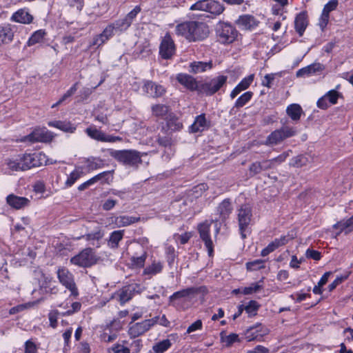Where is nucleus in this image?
Here are the masks:
<instances>
[{
	"instance_id": "nucleus-1",
	"label": "nucleus",
	"mask_w": 353,
	"mask_h": 353,
	"mask_svg": "<svg viewBox=\"0 0 353 353\" xmlns=\"http://www.w3.org/2000/svg\"><path fill=\"white\" fill-rule=\"evenodd\" d=\"M175 33L185 37L190 42L205 39L209 34L208 26L203 23L194 21H185L176 26Z\"/></svg>"
},
{
	"instance_id": "nucleus-2",
	"label": "nucleus",
	"mask_w": 353,
	"mask_h": 353,
	"mask_svg": "<svg viewBox=\"0 0 353 353\" xmlns=\"http://www.w3.org/2000/svg\"><path fill=\"white\" fill-rule=\"evenodd\" d=\"M141 8L139 6H137L123 18L115 21L113 23L108 25L101 33L105 39L108 41L113 36L114 30L119 31L126 30L132 23L134 19L137 17V14L141 12Z\"/></svg>"
},
{
	"instance_id": "nucleus-3",
	"label": "nucleus",
	"mask_w": 353,
	"mask_h": 353,
	"mask_svg": "<svg viewBox=\"0 0 353 353\" xmlns=\"http://www.w3.org/2000/svg\"><path fill=\"white\" fill-rule=\"evenodd\" d=\"M110 155L124 165L134 166L142 162L139 152L134 150H110Z\"/></svg>"
},
{
	"instance_id": "nucleus-4",
	"label": "nucleus",
	"mask_w": 353,
	"mask_h": 353,
	"mask_svg": "<svg viewBox=\"0 0 353 353\" xmlns=\"http://www.w3.org/2000/svg\"><path fill=\"white\" fill-rule=\"evenodd\" d=\"M100 260L94 249L87 248L81 251L78 254L70 259V263L82 268H90L97 264Z\"/></svg>"
},
{
	"instance_id": "nucleus-5",
	"label": "nucleus",
	"mask_w": 353,
	"mask_h": 353,
	"mask_svg": "<svg viewBox=\"0 0 353 353\" xmlns=\"http://www.w3.org/2000/svg\"><path fill=\"white\" fill-rule=\"evenodd\" d=\"M228 77L219 75L210 80L200 83L199 94L212 96L226 84Z\"/></svg>"
},
{
	"instance_id": "nucleus-6",
	"label": "nucleus",
	"mask_w": 353,
	"mask_h": 353,
	"mask_svg": "<svg viewBox=\"0 0 353 353\" xmlns=\"http://www.w3.org/2000/svg\"><path fill=\"white\" fill-rule=\"evenodd\" d=\"M252 208L248 204L241 205L237 210V219L242 239L246 238V232L252 221Z\"/></svg>"
},
{
	"instance_id": "nucleus-7",
	"label": "nucleus",
	"mask_w": 353,
	"mask_h": 353,
	"mask_svg": "<svg viewBox=\"0 0 353 353\" xmlns=\"http://www.w3.org/2000/svg\"><path fill=\"white\" fill-rule=\"evenodd\" d=\"M192 10H201L209 12L214 15H219L224 10L223 6L216 0H200L191 7Z\"/></svg>"
},
{
	"instance_id": "nucleus-8",
	"label": "nucleus",
	"mask_w": 353,
	"mask_h": 353,
	"mask_svg": "<svg viewBox=\"0 0 353 353\" xmlns=\"http://www.w3.org/2000/svg\"><path fill=\"white\" fill-rule=\"evenodd\" d=\"M57 277L59 282L70 290L72 296H77L79 295L74 276L67 268H59L57 270Z\"/></svg>"
},
{
	"instance_id": "nucleus-9",
	"label": "nucleus",
	"mask_w": 353,
	"mask_h": 353,
	"mask_svg": "<svg viewBox=\"0 0 353 353\" xmlns=\"http://www.w3.org/2000/svg\"><path fill=\"white\" fill-rule=\"evenodd\" d=\"M23 170L42 166L46 162V156L42 152L20 155Z\"/></svg>"
},
{
	"instance_id": "nucleus-10",
	"label": "nucleus",
	"mask_w": 353,
	"mask_h": 353,
	"mask_svg": "<svg viewBox=\"0 0 353 353\" xmlns=\"http://www.w3.org/2000/svg\"><path fill=\"white\" fill-rule=\"evenodd\" d=\"M52 139V135L46 128H35L30 134L24 136L21 139L23 142H50Z\"/></svg>"
},
{
	"instance_id": "nucleus-11",
	"label": "nucleus",
	"mask_w": 353,
	"mask_h": 353,
	"mask_svg": "<svg viewBox=\"0 0 353 353\" xmlns=\"http://www.w3.org/2000/svg\"><path fill=\"white\" fill-rule=\"evenodd\" d=\"M158 317L146 319L130 326L128 334L131 338H136L148 331L152 326L157 323Z\"/></svg>"
},
{
	"instance_id": "nucleus-12",
	"label": "nucleus",
	"mask_w": 353,
	"mask_h": 353,
	"mask_svg": "<svg viewBox=\"0 0 353 353\" xmlns=\"http://www.w3.org/2000/svg\"><path fill=\"white\" fill-rule=\"evenodd\" d=\"M176 52V46L169 33H166L163 37L160 46L159 54L164 59H170Z\"/></svg>"
},
{
	"instance_id": "nucleus-13",
	"label": "nucleus",
	"mask_w": 353,
	"mask_h": 353,
	"mask_svg": "<svg viewBox=\"0 0 353 353\" xmlns=\"http://www.w3.org/2000/svg\"><path fill=\"white\" fill-rule=\"evenodd\" d=\"M212 221H213L211 222L205 221L204 222L199 223L197 226L200 238L204 242L210 256L213 253V243L210 235V230Z\"/></svg>"
},
{
	"instance_id": "nucleus-14",
	"label": "nucleus",
	"mask_w": 353,
	"mask_h": 353,
	"mask_svg": "<svg viewBox=\"0 0 353 353\" xmlns=\"http://www.w3.org/2000/svg\"><path fill=\"white\" fill-rule=\"evenodd\" d=\"M208 292L207 288L205 286L201 287H191L186 289H183L180 291L174 292L170 296V302H172L176 299L185 297H193L198 294H206Z\"/></svg>"
},
{
	"instance_id": "nucleus-15",
	"label": "nucleus",
	"mask_w": 353,
	"mask_h": 353,
	"mask_svg": "<svg viewBox=\"0 0 353 353\" xmlns=\"http://www.w3.org/2000/svg\"><path fill=\"white\" fill-rule=\"evenodd\" d=\"M238 34L234 27L230 24H224L218 31V37L220 42L223 43H232Z\"/></svg>"
},
{
	"instance_id": "nucleus-16",
	"label": "nucleus",
	"mask_w": 353,
	"mask_h": 353,
	"mask_svg": "<svg viewBox=\"0 0 353 353\" xmlns=\"http://www.w3.org/2000/svg\"><path fill=\"white\" fill-rule=\"evenodd\" d=\"M140 292V285L137 283L130 284L123 287L119 292V301L124 304L129 301L135 294Z\"/></svg>"
},
{
	"instance_id": "nucleus-17",
	"label": "nucleus",
	"mask_w": 353,
	"mask_h": 353,
	"mask_svg": "<svg viewBox=\"0 0 353 353\" xmlns=\"http://www.w3.org/2000/svg\"><path fill=\"white\" fill-rule=\"evenodd\" d=\"M235 23L242 30H252L259 26V21L252 15L243 14L239 17Z\"/></svg>"
},
{
	"instance_id": "nucleus-18",
	"label": "nucleus",
	"mask_w": 353,
	"mask_h": 353,
	"mask_svg": "<svg viewBox=\"0 0 353 353\" xmlns=\"http://www.w3.org/2000/svg\"><path fill=\"white\" fill-rule=\"evenodd\" d=\"M14 27L9 23L0 25V47L10 43L14 39Z\"/></svg>"
},
{
	"instance_id": "nucleus-19",
	"label": "nucleus",
	"mask_w": 353,
	"mask_h": 353,
	"mask_svg": "<svg viewBox=\"0 0 353 353\" xmlns=\"http://www.w3.org/2000/svg\"><path fill=\"white\" fill-rule=\"evenodd\" d=\"M338 6L337 0H330L324 6V8L322 11V14L319 19V25L322 30L327 26L329 19H330V12L336 10Z\"/></svg>"
},
{
	"instance_id": "nucleus-20",
	"label": "nucleus",
	"mask_w": 353,
	"mask_h": 353,
	"mask_svg": "<svg viewBox=\"0 0 353 353\" xmlns=\"http://www.w3.org/2000/svg\"><path fill=\"white\" fill-rule=\"evenodd\" d=\"M176 80L189 90L197 91L199 93L200 83H198L191 75L180 73L177 74Z\"/></svg>"
},
{
	"instance_id": "nucleus-21",
	"label": "nucleus",
	"mask_w": 353,
	"mask_h": 353,
	"mask_svg": "<svg viewBox=\"0 0 353 353\" xmlns=\"http://www.w3.org/2000/svg\"><path fill=\"white\" fill-rule=\"evenodd\" d=\"M7 203L15 210L22 209L30 204V200L23 196H18L14 194H10L6 197Z\"/></svg>"
},
{
	"instance_id": "nucleus-22",
	"label": "nucleus",
	"mask_w": 353,
	"mask_h": 353,
	"mask_svg": "<svg viewBox=\"0 0 353 353\" xmlns=\"http://www.w3.org/2000/svg\"><path fill=\"white\" fill-rule=\"evenodd\" d=\"M10 19L11 21L17 23L30 24L32 22L33 16L28 11L27 9L22 8L14 12Z\"/></svg>"
},
{
	"instance_id": "nucleus-23",
	"label": "nucleus",
	"mask_w": 353,
	"mask_h": 353,
	"mask_svg": "<svg viewBox=\"0 0 353 353\" xmlns=\"http://www.w3.org/2000/svg\"><path fill=\"white\" fill-rule=\"evenodd\" d=\"M288 241L289 238L287 236H281L279 239H275L274 241L270 243L267 247L262 250L261 253V256H266L270 253L274 252L276 249L285 245Z\"/></svg>"
},
{
	"instance_id": "nucleus-24",
	"label": "nucleus",
	"mask_w": 353,
	"mask_h": 353,
	"mask_svg": "<svg viewBox=\"0 0 353 353\" xmlns=\"http://www.w3.org/2000/svg\"><path fill=\"white\" fill-rule=\"evenodd\" d=\"M308 25L307 14L306 12L299 13L294 20V28L299 36H302Z\"/></svg>"
},
{
	"instance_id": "nucleus-25",
	"label": "nucleus",
	"mask_w": 353,
	"mask_h": 353,
	"mask_svg": "<svg viewBox=\"0 0 353 353\" xmlns=\"http://www.w3.org/2000/svg\"><path fill=\"white\" fill-rule=\"evenodd\" d=\"M143 90L152 97H160L165 92V90L162 85L150 81L144 84Z\"/></svg>"
},
{
	"instance_id": "nucleus-26",
	"label": "nucleus",
	"mask_w": 353,
	"mask_h": 353,
	"mask_svg": "<svg viewBox=\"0 0 353 353\" xmlns=\"http://www.w3.org/2000/svg\"><path fill=\"white\" fill-rule=\"evenodd\" d=\"M254 78V75L252 74L243 79L241 82L232 90L230 95V98L234 99L241 92L247 90L252 84Z\"/></svg>"
},
{
	"instance_id": "nucleus-27",
	"label": "nucleus",
	"mask_w": 353,
	"mask_h": 353,
	"mask_svg": "<svg viewBox=\"0 0 353 353\" xmlns=\"http://www.w3.org/2000/svg\"><path fill=\"white\" fill-rule=\"evenodd\" d=\"M233 210L232 203L230 199H224L217 207V212L222 221L226 220Z\"/></svg>"
},
{
	"instance_id": "nucleus-28",
	"label": "nucleus",
	"mask_w": 353,
	"mask_h": 353,
	"mask_svg": "<svg viewBox=\"0 0 353 353\" xmlns=\"http://www.w3.org/2000/svg\"><path fill=\"white\" fill-rule=\"evenodd\" d=\"M262 325L258 323L254 326L250 327L245 332V338L248 341L259 340L263 336Z\"/></svg>"
},
{
	"instance_id": "nucleus-29",
	"label": "nucleus",
	"mask_w": 353,
	"mask_h": 353,
	"mask_svg": "<svg viewBox=\"0 0 353 353\" xmlns=\"http://www.w3.org/2000/svg\"><path fill=\"white\" fill-rule=\"evenodd\" d=\"M166 127L171 132L180 131L183 128V123L178 117L170 113L166 117Z\"/></svg>"
},
{
	"instance_id": "nucleus-30",
	"label": "nucleus",
	"mask_w": 353,
	"mask_h": 353,
	"mask_svg": "<svg viewBox=\"0 0 353 353\" xmlns=\"http://www.w3.org/2000/svg\"><path fill=\"white\" fill-rule=\"evenodd\" d=\"M212 68V61H194L190 64V72L193 74L203 72Z\"/></svg>"
},
{
	"instance_id": "nucleus-31",
	"label": "nucleus",
	"mask_w": 353,
	"mask_h": 353,
	"mask_svg": "<svg viewBox=\"0 0 353 353\" xmlns=\"http://www.w3.org/2000/svg\"><path fill=\"white\" fill-rule=\"evenodd\" d=\"M140 219L139 216H120L116 218L115 224L119 228L125 227L139 222Z\"/></svg>"
},
{
	"instance_id": "nucleus-32",
	"label": "nucleus",
	"mask_w": 353,
	"mask_h": 353,
	"mask_svg": "<svg viewBox=\"0 0 353 353\" xmlns=\"http://www.w3.org/2000/svg\"><path fill=\"white\" fill-rule=\"evenodd\" d=\"M286 112L293 121H297L300 119L303 110L299 104L293 103L288 106Z\"/></svg>"
},
{
	"instance_id": "nucleus-33",
	"label": "nucleus",
	"mask_w": 353,
	"mask_h": 353,
	"mask_svg": "<svg viewBox=\"0 0 353 353\" xmlns=\"http://www.w3.org/2000/svg\"><path fill=\"white\" fill-rule=\"evenodd\" d=\"M163 265L161 261H154L151 265L147 266L143 270V274L148 276L156 275L161 272Z\"/></svg>"
},
{
	"instance_id": "nucleus-34",
	"label": "nucleus",
	"mask_w": 353,
	"mask_h": 353,
	"mask_svg": "<svg viewBox=\"0 0 353 353\" xmlns=\"http://www.w3.org/2000/svg\"><path fill=\"white\" fill-rule=\"evenodd\" d=\"M283 137L280 129L273 131L266 139V145H277L283 141Z\"/></svg>"
},
{
	"instance_id": "nucleus-35",
	"label": "nucleus",
	"mask_w": 353,
	"mask_h": 353,
	"mask_svg": "<svg viewBox=\"0 0 353 353\" xmlns=\"http://www.w3.org/2000/svg\"><path fill=\"white\" fill-rule=\"evenodd\" d=\"M88 170H94L104 166V161L99 157H91L85 159Z\"/></svg>"
},
{
	"instance_id": "nucleus-36",
	"label": "nucleus",
	"mask_w": 353,
	"mask_h": 353,
	"mask_svg": "<svg viewBox=\"0 0 353 353\" xmlns=\"http://www.w3.org/2000/svg\"><path fill=\"white\" fill-rule=\"evenodd\" d=\"M206 125V119L205 114H200L197 116L194 122L191 125L190 129L192 132H201L204 130Z\"/></svg>"
},
{
	"instance_id": "nucleus-37",
	"label": "nucleus",
	"mask_w": 353,
	"mask_h": 353,
	"mask_svg": "<svg viewBox=\"0 0 353 353\" xmlns=\"http://www.w3.org/2000/svg\"><path fill=\"white\" fill-rule=\"evenodd\" d=\"M83 175V169L80 167L76 168L68 176V179L65 182V186L67 188L71 187Z\"/></svg>"
},
{
	"instance_id": "nucleus-38",
	"label": "nucleus",
	"mask_w": 353,
	"mask_h": 353,
	"mask_svg": "<svg viewBox=\"0 0 353 353\" xmlns=\"http://www.w3.org/2000/svg\"><path fill=\"white\" fill-rule=\"evenodd\" d=\"M151 109L152 114L157 117L163 118L170 114V107L163 104L153 105Z\"/></svg>"
},
{
	"instance_id": "nucleus-39",
	"label": "nucleus",
	"mask_w": 353,
	"mask_h": 353,
	"mask_svg": "<svg viewBox=\"0 0 353 353\" xmlns=\"http://www.w3.org/2000/svg\"><path fill=\"white\" fill-rule=\"evenodd\" d=\"M6 164L7 165L8 168L12 171H24L22 165V161H21L20 155H19L15 159L12 158L6 159Z\"/></svg>"
},
{
	"instance_id": "nucleus-40",
	"label": "nucleus",
	"mask_w": 353,
	"mask_h": 353,
	"mask_svg": "<svg viewBox=\"0 0 353 353\" xmlns=\"http://www.w3.org/2000/svg\"><path fill=\"white\" fill-rule=\"evenodd\" d=\"M123 230H117L111 233L108 245L112 248H117L119 246V241L123 239Z\"/></svg>"
},
{
	"instance_id": "nucleus-41",
	"label": "nucleus",
	"mask_w": 353,
	"mask_h": 353,
	"mask_svg": "<svg viewBox=\"0 0 353 353\" xmlns=\"http://www.w3.org/2000/svg\"><path fill=\"white\" fill-rule=\"evenodd\" d=\"M334 227L336 229H339L340 232L345 231V233H348L353 230V219L351 216L345 221H341L336 223Z\"/></svg>"
},
{
	"instance_id": "nucleus-42",
	"label": "nucleus",
	"mask_w": 353,
	"mask_h": 353,
	"mask_svg": "<svg viewBox=\"0 0 353 353\" xmlns=\"http://www.w3.org/2000/svg\"><path fill=\"white\" fill-rule=\"evenodd\" d=\"M86 134L92 139L103 142L105 133L95 127H89L85 129Z\"/></svg>"
},
{
	"instance_id": "nucleus-43",
	"label": "nucleus",
	"mask_w": 353,
	"mask_h": 353,
	"mask_svg": "<svg viewBox=\"0 0 353 353\" xmlns=\"http://www.w3.org/2000/svg\"><path fill=\"white\" fill-rule=\"evenodd\" d=\"M253 96V92L248 91L241 94L235 101L234 107L236 108H240L243 107L247 103H248Z\"/></svg>"
},
{
	"instance_id": "nucleus-44",
	"label": "nucleus",
	"mask_w": 353,
	"mask_h": 353,
	"mask_svg": "<svg viewBox=\"0 0 353 353\" xmlns=\"http://www.w3.org/2000/svg\"><path fill=\"white\" fill-rule=\"evenodd\" d=\"M45 35L46 32L43 30L35 31L29 38L27 45L28 46H32L36 43L41 42Z\"/></svg>"
},
{
	"instance_id": "nucleus-45",
	"label": "nucleus",
	"mask_w": 353,
	"mask_h": 353,
	"mask_svg": "<svg viewBox=\"0 0 353 353\" xmlns=\"http://www.w3.org/2000/svg\"><path fill=\"white\" fill-rule=\"evenodd\" d=\"M260 307V304L254 300L248 302L246 305H243V310L248 313L249 316H254L257 314V311Z\"/></svg>"
},
{
	"instance_id": "nucleus-46",
	"label": "nucleus",
	"mask_w": 353,
	"mask_h": 353,
	"mask_svg": "<svg viewBox=\"0 0 353 353\" xmlns=\"http://www.w3.org/2000/svg\"><path fill=\"white\" fill-rule=\"evenodd\" d=\"M147 258V252H143L139 256H132L130 258L131 266L133 268H141L144 266Z\"/></svg>"
},
{
	"instance_id": "nucleus-47",
	"label": "nucleus",
	"mask_w": 353,
	"mask_h": 353,
	"mask_svg": "<svg viewBox=\"0 0 353 353\" xmlns=\"http://www.w3.org/2000/svg\"><path fill=\"white\" fill-rule=\"evenodd\" d=\"M172 345V343L169 339L163 340L154 344L152 350L155 353H163L168 350Z\"/></svg>"
},
{
	"instance_id": "nucleus-48",
	"label": "nucleus",
	"mask_w": 353,
	"mask_h": 353,
	"mask_svg": "<svg viewBox=\"0 0 353 353\" xmlns=\"http://www.w3.org/2000/svg\"><path fill=\"white\" fill-rule=\"evenodd\" d=\"M220 336L221 342L225 343L228 347L239 341V336L236 334L232 333L229 335H225V332H221Z\"/></svg>"
},
{
	"instance_id": "nucleus-49",
	"label": "nucleus",
	"mask_w": 353,
	"mask_h": 353,
	"mask_svg": "<svg viewBox=\"0 0 353 353\" xmlns=\"http://www.w3.org/2000/svg\"><path fill=\"white\" fill-rule=\"evenodd\" d=\"M103 235L104 234L102 230L101 229H98L91 233H88L83 236L82 237L85 239L87 241H99L103 238Z\"/></svg>"
},
{
	"instance_id": "nucleus-50",
	"label": "nucleus",
	"mask_w": 353,
	"mask_h": 353,
	"mask_svg": "<svg viewBox=\"0 0 353 353\" xmlns=\"http://www.w3.org/2000/svg\"><path fill=\"white\" fill-rule=\"evenodd\" d=\"M325 97L327 98L330 104L334 105L337 103V100L339 97H341V94L335 90H332L327 92L325 94Z\"/></svg>"
},
{
	"instance_id": "nucleus-51",
	"label": "nucleus",
	"mask_w": 353,
	"mask_h": 353,
	"mask_svg": "<svg viewBox=\"0 0 353 353\" xmlns=\"http://www.w3.org/2000/svg\"><path fill=\"white\" fill-rule=\"evenodd\" d=\"M98 85L95 86L93 88H83L79 94L77 96L78 102L83 101L85 99H87L89 96L92 93L93 90H94Z\"/></svg>"
},
{
	"instance_id": "nucleus-52",
	"label": "nucleus",
	"mask_w": 353,
	"mask_h": 353,
	"mask_svg": "<svg viewBox=\"0 0 353 353\" xmlns=\"http://www.w3.org/2000/svg\"><path fill=\"white\" fill-rule=\"evenodd\" d=\"M59 314L60 313L57 310H52L49 312L48 319L50 321V325L52 328H56L57 327V319Z\"/></svg>"
},
{
	"instance_id": "nucleus-53",
	"label": "nucleus",
	"mask_w": 353,
	"mask_h": 353,
	"mask_svg": "<svg viewBox=\"0 0 353 353\" xmlns=\"http://www.w3.org/2000/svg\"><path fill=\"white\" fill-rule=\"evenodd\" d=\"M283 139L292 137L296 134V130L294 128L289 126L282 127L281 129Z\"/></svg>"
},
{
	"instance_id": "nucleus-54",
	"label": "nucleus",
	"mask_w": 353,
	"mask_h": 353,
	"mask_svg": "<svg viewBox=\"0 0 353 353\" xmlns=\"http://www.w3.org/2000/svg\"><path fill=\"white\" fill-rule=\"evenodd\" d=\"M349 274L345 275L337 276L335 280L328 285V290L330 292L334 290L339 284L347 279Z\"/></svg>"
},
{
	"instance_id": "nucleus-55",
	"label": "nucleus",
	"mask_w": 353,
	"mask_h": 353,
	"mask_svg": "<svg viewBox=\"0 0 353 353\" xmlns=\"http://www.w3.org/2000/svg\"><path fill=\"white\" fill-rule=\"evenodd\" d=\"M58 124L59 125V129L66 132L72 133L76 130V127L70 122L60 121V123Z\"/></svg>"
},
{
	"instance_id": "nucleus-56",
	"label": "nucleus",
	"mask_w": 353,
	"mask_h": 353,
	"mask_svg": "<svg viewBox=\"0 0 353 353\" xmlns=\"http://www.w3.org/2000/svg\"><path fill=\"white\" fill-rule=\"evenodd\" d=\"M262 171H263V169H262L260 161H256V162L252 163L249 168V172H250V174L251 176H254L257 174H259Z\"/></svg>"
},
{
	"instance_id": "nucleus-57",
	"label": "nucleus",
	"mask_w": 353,
	"mask_h": 353,
	"mask_svg": "<svg viewBox=\"0 0 353 353\" xmlns=\"http://www.w3.org/2000/svg\"><path fill=\"white\" fill-rule=\"evenodd\" d=\"M107 41L106 39L103 37V36L101 34H99L98 35H96L93 39L92 41L90 44V48L97 46L99 47L102 46L103 43H105Z\"/></svg>"
},
{
	"instance_id": "nucleus-58",
	"label": "nucleus",
	"mask_w": 353,
	"mask_h": 353,
	"mask_svg": "<svg viewBox=\"0 0 353 353\" xmlns=\"http://www.w3.org/2000/svg\"><path fill=\"white\" fill-rule=\"evenodd\" d=\"M25 353H37V347L31 340L25 343Z\"/></svg>"
},
{
	"instance_id": "nucleus-59",
	"label": "nucleus",
	"mask_w": 353,
	"mask_h": 353,
	"mask_svg": "<svg viewBox=\"0 0 353 353\" xmlns=\"http://www.w3.org/2000/svg\"><path fill=\"white\" fill-rule=\"evenodd\" d=\"M292 165L295 167H301L304 165L307 161L306 158L303 155H299L292 159Z\"/></svg>"
},
{
	"instance_id": "nucleus-60",
	"label": "nucleus",
	"mask_w": 353,
	"mask_h": 353,
	"mask_svg": "<svg viewBox=\"0 0 353 353\" xmlns=\"http://www.w3.org/2000/svg\"><path fill=\"white\" fill-rule=\"evenodd\" d=\"M275 74H268L264 77L262 81V85L265 87L270 88L272 85V82L274 80Z\"/></svg>"
},
{
	"instance_id": "nucleus-61",
	"label": "nucleus",
	"mask_w": 353,
	"mask_h": 353,
	"mask_svg": "<svg viewBox=\"0 0 353 353\" xmlns=\"http://www.w3.org/2000/svg\"><path fill=\"white\" fill-rule=\"evenodd\" d=\"M158 143L163 147H168L172 145V139L169 136L159 137L157 139Z\"/></svg>"
},
{
	"instance_id": "nucleus-62",
	"label": "nucleus",
	"mask_w": 353,
	"mask_h": 353,
	"mask_svg": "<svg viewBox=\"0 0 353 353\" xmlns=\"http://www.w3.org/2000/svg\"><path fill=\"white\" fill-rule=\"evenodd\" d=\"M112 351L113 353H130V350L128 347L118 343L112 346Z\"/></svg>"
},
{
	"instance_id": "nucleus-63",
	"label": "nucleus",
	"mask_w": 353,
	"mask_h": 353,
	"mask_svg": "<svg viewBox=\"0 0 353 353\" xmlns=\"http://www.w3.org/2000/svg\"><path fill=\"white\" fill-rule=\"evenodd\" d=\"M305 255L307 258L312 259L315 261L320 260L321 257V253L319 251L310 249L306 251Z\"/></svg>"
},
{
	"instance_id": "nucleus-64",
	"label": "nucleus",
	"mask_w": 353,
	"mask_h": 353,
	"mask_svg": "<svg viewBox=\"0 0 353 353\" xmlns=\"http://www.w3.org/2000/svg\"><path fill=\"white\" fill-rule=\"evenodd\" d=\"M263 263L262 260H255L252 262H248L246 263V267L248 270H255L262 267L261 264Z\"/></svg>"
}]
</instances>
